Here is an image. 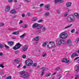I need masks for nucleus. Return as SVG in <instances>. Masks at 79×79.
I'll list each match as a JSON object with an SVG mask.
<instances>
[{
	"instance_id": "1",
	"label": "nucleus",
	"mask_w": 79,
	"mask_h": 79,
	"mask_svg": "<svg viewBox=\"0 0 79 79\" xmlns=\"http://www.w3.org/2000/svg\"><path fill=\"white\" fill-rule=\"evenodd\" d=\"M24 71H21L20 72L19 76L22 77L24 79H28L29 77V74L28 73H26Z\"/></svg>"
},
{
	"instance_id": "2",
	"label": "nucleus",
	"mask_w": 79,
	"mask_h": 79,
	"mask_svg": "<svg viewBox=\"0 0 79 79\" xmlns=\"http://www.w3.org/2000/svg\"><path fill=\"white\" fill-rule=\"evenodd\" d=\"M65 42L66 41L64 40H60V39H57L56 40L57 45V46H59V45H60L61 44H64Z\"/></svg>"
},
{
	"instance_id": "3",
	"label": "nucleus",
	"mask_w": 79,
	"mask_h": 79,
	"mask_svg": "<svg viewBox=\"0 0 79 79\" xmlns=\"http://www.w3.org/2000/svg\"><path fill=\"white\" fill-rule=\"evenodd\" d=\"M75 17L73 15H71L69 17L67 18V20L68 21H71L73 22L75 21Z\"/></svg>"
},
{
	"instance_id": "4",
	"label": "nucleus",
	"mask_w": 79,
	"mask_h": 79,
	"mask_svg": "<svg viewBox=\"0 0 79 79\" xmlns=\"http://www.w3.org/2000/svg\"><path fill=\"white\" fill-rule=\"evenodd\" d=\"M33 61L31 59H28L25 62V64L27 66H30L31 64H32Z\"/></svg>"
},
{
	"instance_id": "5",
	"label": "nucleus",
	"mask_w": 79,
	"mask_h": 79,
	"mask_svg": "<svg viewBox=\"0 0 79 79\" xmlns=\"http://www.w3.org/2000/svg\"><path fill=\"white\" fill-rule=\"evenodd\" d=\"M21 45L19 43H17L15 45V46L13 48L14 50H18V49H19V48H20V47H21Z\"/></svg>"
},
{
	"instance_id": "6",
	"label": "nucleus",
	"mask_w": 79,
	"mask_h": 79,
	"mask_svg": "<svg viewBox=\"0 0 79 79\" xmlns=\"http://www.w3.org/2000/svg\"><path fill=\"white\" fill-rule=\"evenodd\" d=\"M60 36L61 39H66L68 37V34L66 33H62L60 34Z\"/></svg>"
},
{
	"instance_id": "7",
	"label": "nucleus",
	"mask_w": 79,
	"mask_h": 79,
	"mask_svg": "<svg viewBox=\"0 0 79 79\" xmlns=\"http://www.w3.org/2000/svg\"><path fill=\"white\" fill-rule=\"evenodd\" d=\"M55 46V43L54 42L51 41L49 42V44L47 45L48 47V48H52Z\"/></svg>"
},
{
	"instance_id": "8",
	"label": "nucleus",
	"mask_w": 79,
	"mask_h": 79,
	"mask_svg": "<svg viewBox=\"0 0 79 79\" xmlns=\"http://www.w3.org/2000/svg\"><path fill=\"white\" fill-rule=\"evenodd\" d=\"M28 48V47L27 45H26L25 47H23L22 48V50L23 52H25V51H26L27 50V48Z\"/></svg>"
},
{
	"instance_id": "9",
	"label": "nucleus",
	"mask_w": 79,
	"mask_h": 79,
	"mask_svg": "<svg viewBox=\"0 0 79 79\" xmlns=\"http://www.w3.org/2000/svg\"><path fill=\"white\" fill-rule=\"evenodd\" d=\"M59 1H60V2L62 3V2H63L64 0H55L54 1V4H56L58 2H59Z\"/></svg>"
},
{
	"instance_id": "10",
	"label": "nucleus",
	"mask_w": 79,
	"mask_h": 79,
	"mask_svg": "<svg viewBox=\"0 0 79 79\" xmlns=\"http://www.w3.org/2000/svg\"><path fill=\"white\" fill-rule=\"evenodd\" d=\"M40 26V24H37V23L34 24L32 25V27H33V28H35L37 27H38V26Z\"/></svg>"
},
{
	"instance_id": "11",
	"label": "nucleus",
	"mask_w": 79,
	"mask_h": 79,
	"mask_svg": "<svg viewBox=\"0 0 79 79\" xmlns=\"http://www.w3.org/2000/svg\"><path fill=\"white\" fill-rule=\"evenodd\" d=\"M79 56V55L77 53H74L71 56V58L75 56Z\"/></svg>"
},
{
	"instance_id": "12",
	"label": "nucleus",
	"mask_w": 79,
	"mask_h": 79,
	"mask_svg": "<svg viewBox=\"0 0 79 79\" xmlns=\"http://www.w3.org/2000/svg\"><path fill=\"white\" fill-rule=\"evenodd\" d=\"M75 71H76L77 72V73H78L79 71V66H75Z\"/></svg>"
},
{
	"instance_id": "13",
	"label": "nucleus",
	"mask_w": 79,
	"mask_h": 79,
	"mask_svg": "<svg viewBox=\"0 0 79 79\" xmlns=\"http://www.w3.org/2000/svg\"><path fill=\"white\" fill-rule=\"evenodd\" d=\"M21 61L20 60L18 59H16L15 60V63H16L17 64H19V62Z\"/></svg>"
},
{
	"instance_id": "14",
	"label": "nucleus",
	"mask_w": 79,
	"mask_h": 79,
	"mask_svg": "<svg viewBox=\"0 0 79 79\" xmlns=\"http://www.w3.org/2000/svg\"><path fill=\"white\" fill-rule=\"evenodd\" d=\"M66 6L67 7H69L71 6V2H68L66 3Z\"/></svg>"
},
{
	"instance_id": "15",
	"label": "nucleus",
	"mask_w": 79,
	"mask_h": 79,
	"mask_svg": "<svg viewBox=\"0 0 79 79\" xmlns=\"http://www.w3.org/2000/svg\"><path fill=\"white\" fill-rule=\"evenodd\" d=\"M14 43L13 41L9 42H8V45H14Z\"/></svg>"
},
{
	"instance_id": "16",
	"label": "nucleus",
	"mask_w": 79,
	"mask_h": 79,
	"mask_svg": "<svg viewBox=\"0 0 79 79\" xmlns=\"http://www.w3.org/2000/svg\"><path fill=\"white\" fill-rule=\"evenodd\" d=\"M47 44H48V42L47 41L44 42L42 44V46H43V47H46V45H47Z\"/></svg>"
},
{
	"instance_id": "17",
	"label": "nucleus",
	"mask_w": 79,
	"mask_h": 79,
	"mask_svg": "<svg viewBox=\"0 0 79 79\" xmlns=\"http://www.w3.org/2000/svg\"><path fill=\"white\" fill-rule=\"evenodd\" d=\"M16 10L15 9H14L10 11V13H12V14H15V13H16Z\"/></svg>"
},
{
	"instance_id": "18",
	"label": "nucleus",
	"mask_w": 79,
	"mask_h": 79,
	"mask_svg": "<svg viewBox=\"0 0 79 79\" xmlns=\"http://www.w3.org/2000/svg\"><path fill=\"white\" fill-rule=\"evenodd\" d=\"M74 15L76 16V18H77L78 19H79V14H78L77 13H75L74 14Z\"/></svg>"
},
{
	"instance_id": "19",
	"label": "nucleus",
	"mask_w": 79,
	"mask_h": 79,
	"mask_svg": "<svg viewBox=\"0 0 79 79\" xmlns=\"http://www.w3.org/2000/svg\"><path fill=\"white\" fill-rule=\"evenodd\" d=\"M41 69H42L43 71H46L47 70V69L46 68H41Z\"/></svg>"
},
{
	"instance_id": "20",
	"label": "nucleus",
	"mask_w": 79,
	"mask_h": 79,
	"mask_svg": "<svg viewBox=\"0 0 79 79\" xmlns=\"http://www.w3.org/2000/svg\"><path fill=\"white\" fill-rule=\"evenodd\" d=\"M26 34L25 33V34H24L23 35H20V38H24V37L25 36H26Z\"/></svg>"
},
{
	"instance_id": "21",
	"label": "nucleus",
	"mask_w": 79,
	"mask_h": 79,
	"mask_svg": "<svg viewBox=\"0 0 79 79\" xmlns=\"http://www.w3.org/2000/svg\"><path fill=\"white\" fill-rule=\"evenodd\" d=\"M61 60L62 62H66L68 60L67 59H62Z\"/></svg>"
},
{
	"instance_id": "22",
	"label": "nucleus",
	"mask_w": 79,
	"mask_h": 79,
	"mask_svg": "<svg viewBox=\"0 0 79 79\" xmlns=\"http://www.w3.org/2000/svg\"><path fill=\"white\" fill-rule=\"evenodd\" d=\"M40 37L39 36H38L37 37H36L35 38V41H38L39 40V39Z\"/></svg>"
},
{
	"instance_id": "23",
	"label": "nucleus",
	"mask_w": 79,
	"mask_h": 79,
	"mask_svg": "<svg viewBox=\"0 0 79 79\" xmlns=\"http://www.w3.org/2000/svg\"><path fill=\"white\" fill-rule=\"evenodd\" d=\"M50 8L49 5H47L45 6V10H47V9H48Z\"/></svg>"
},
{
	"instance_id": "24",
	"label": "nucleus",
	"mask_w": 79,
	"mask_h": 79,
	"mask_svg": "<svg viewBox=\"0 0 79 79\" xmlns=\"http://www.w3.org/2000/svg\"><path fill=\"white\" fill-rule=\"evenodd\" d=\"M61 69L60 68L57 67L56 68V71H61Z\"/></svg>"
},
{
	"instance_id": "25",
	"label": "nucleus",
	"mask_w": 79,
	"mask_h": 79,
	"mask_svg": "<svg viewBox=\"0 0 79 79\" xmlns=\"http://www.w3.org/2000/svg\"><path fill=\"white\" fill-rule=\"evenodd\" d=\"M14 35H18L19 34V32H13Z\"/></svg>"
},
{
	"instance_id": "26",
	"label": "nucleus",
	"mask_w": 79,
	"mask_h": 79,
	"mask_svg": "<svg viewBox=\"0 0 79 79\" xmlns=\"http://www.w3.org/2000/svg\"><path fill=\"white\" fill-rule=\"evenodd\" d=\"M72 26V24H71L69 25L68 26L65 27L64 29H67V28H69V27H71V26Z\"/></svg>"
},
{
	"instance_id": "27",
	"label": "nucleus",
	"mask_w": 79,
	"mask_h": 79,
	"mask_svg": "<svg viewBox=\"0 0 79 79\" xmlns=\"http://www.w3.org/2000/svg\"><path fill=\"white\" fill-rule=\"evenodd\" d=\"M3 47H4L3 45L0 43V48H2Z\"/></svg>"
},
{
	"instance_id": "28",
	"label": "nucleus",
	"mask_w": 79,
	"mask_h": 79,
	"mask_svg": "<svg viewBox=\"0 0 79 79\" xmlns=\"http://www.w3.org/2000/svg\"><path fill=\"white\" fill-rule=\"evenodd\" d=\"M42 56L43 57H45V56H47V54H46V53H43L42 54Z\"/></svg>"
},
{
	"instance_id": "29",
	"label": "nucleus",
	"mask_w": 79,
	"mask_h": 79,
	"mask_svg": "<svg viewBox=\"0 0 79 79\" xmlns=\"http://www.w3.org/2000/svg\"><path fill=\"white\" fill-rule=\"evenodd\" d=\"M71 41L70 40H68V41L67 42V44H68V45H69V44H71Z\"/></svg>"
},
{
	"instance_id": "30",
	"label": "nucleus",
	"mask_w": 79,
	"mask_h": 79,
	"mask_svg": "<svg viewBox=\"0 0 79 79\" xmlns=\"http://www.w3.org/2000/svg\"><path fill=\"white\" fill-rule=\"evenodd\" d=\"M4 24L3 23H0V27H2V26H4Z\"/></svg>"
},
{
	"instance_id": "31",
	"label": "nucleus",
	"mask_w": 79,
	"mask_h": 79,
	"mask_svg": "<svg viewBox=\"0 0 79 79\" xmlns=\"http://www.w3.org/2000/svg\"><path fill=\"white\" fill-rule=\"evenodd\" d=\"M43 26V25H41V26H38L37 27V29H40L41 27H42Z\"/></svg>"
},
{
	"instance_id": "32",
	"label": "nucleus",
	"mask_w": 79,
	"mask_h": 79,
	"mask_svg": "<svg viewBox=\"0 0 79 79\" xmlns=\"http://www.w3.org/2000/svg\"><path fill=\"white\" fill-rule=\"evenodd\" d=\"M5 48H7V49H8V48H10V47H9V46H7L6 44H5Z\"/></svg>"
},
{
	"instance_id": "33",
	"label": "nucleus",
	"mask_w": 79,
	"mask_h": 79,
	"mask_svg": "<svg viewBox=\"0 0 79 79\" xmlns=\"http://www.w3.org/2000/svg\"><path fill=\"white\" fill-rule=\"evenodd\" d=\"M10 10V7H7V8H6V11H8V10Z\"/></svg>"
},
{
	"instance_id": "34",
	"label": "nucleus",
	"mask_w": 79,
	"mask_h": 79,
	"mask_svg": "<svg viewBox=\"0 0 79 79\" xmlns=\"http://www.w3.org/2000/svg\"><path fill=\"white\" fill-rule=\"evenodd\" d=\"M46 77H48V76H49L50 75H51V73H49L48 74H46Z\"/></svg>"
},
{
	"instance_id": "35",
	"label": "nucleus",
	"mask_w": 79,
	"mask_h": 79,
	"mask_svg": "<svg viewBox=\"0 0 79 79\" xmlns=\"http://www.w3.org/2000/svg\"><path fill=\"white\" fill-rule=\"evenodd\" d=\"M79 41V38H77L76 40H75V42H78Z\"/></svg>"
},
{
	"instance_id": "36",
	"label": "nucleus",
	"mask_w": 79,
	"mask_h": 79,
	"mask_svg": "<svg viewBox=\"0 0 79 79\" xmlns=\"http://www.w3.org/2000/svg\"><path fill=\"white\" fill-rule=\"evenodd\" d=\"M75 31V29H72L71 31V32L72 33H74V32Z\"/></svg>"
},
{
	"instance_id": "37",
	"label": "nucleus",
	"mask_w": 79,
	"mask_h": 79,
	"mask_svg": "<svg viewBox=\"0 0 79 79\" xmlns=\"http://www.w3.org/2000/svg\"><path fill=\"white\" fill-rule=\"evenodd\" d=\"M36 19H37V18H33L32 19V21H36Z\"/></svg>"
},
{
	"instance_id": "38",
	"label": "nucleus",
	"mask_w": 79,
	"mask_h": 79,
	"mask_svg": "<svg viewBox=\"0 0 79 79\" xmlns=\"http://www.w3.org/2000/svg\"><path fill=\"white\" fill-rule=\"evenodd\" d=\"M6 79H11V77L10 76H8Z\"/></svg>"
},
{
	"instance_id": "39",
	"label": "nucleus",
	"mask_w": 79,
	"mask_h": 79,
	"mask_svg": "<svg viewBox=\"0 0 79 79\" xmlns=\"http://www.w3.org/2000/svg\"><path fill=\"white\" fill-rule=\"evenodd\" d=\"M43 22V20L42 19L38 21V23H42Z\"/></svg>"
},
{
	"instance_id": "40",
	"label": "nucleus",
	"mask_w": 79,
	"mask_h": 79,
	"mask_svg": "<svg viewBox=\"0 0 79 79\" xmlns=\"http://www.w3.org/2000/svg\"><path fill=\"white\" fill-rule=\"evenodd\" d=\"M44 74V71H42L41 73V77H42V76H43Z\"/></svg>"
},
{
	"instance_id": "41",
	"label": "nucleus",
	"mask_w": 79,
	"mask_h": 79,
	"mask_svg": "<svg viewBox=\"0 0 79 79\" xmlns=\"http://www.w3.org/2000/svg\"><path fill=\"white\" fill-rule=\"evenodd\" d=\"M19 52V50H17L15 52V54H18V53Z\"/></svg>"
},
{
	"instance_id": "42",
	"label": "nucleus",
	"mask_w": 79,
	"mask_h": 79,
	"mask_svg": "<svg viewBox=\"0 0 79 79\" xmlns=\"http://www.w3.org/2000/svg\"><path fill=\"white\" fill-rule=\"evenodd\" d=\"M49 14V12L46 13L45 14V16H48V15Z\"/></svg>"
},
{
	"instance_id": "43",
	"label": "nucleus",
	"mask_w": 79,
	"mask_h": 79,
	"mask_svg": "<svg viewBox=\"0 0 79 79\" xmlns=\"http://www.w3.org/2000/svg\"><path fill=\"white\" fill-rule=\"evenodd\" d=\"M60 13V10H57V14H59Z\"/></svg>"
},
{
	"instance_id": "44",
	"label": "nucleus",
	"mask_w": 79,
	"mask_h": 79,
	"mask_svg": "<svg viewBox=\"0 0 79 79\" xmlns=\"http://www.w3.org/2000/svg\"><path fill=\"white\" fill-rule=\"evenodd\" d=\"M26 55H23V56H22V58H26Z\"/></svg>"
},
{
	"instance_id": "45",
	"label": "nucleus",
	"mask_w": 79,
	"mask_h": 79,
	"mask_svg": "<svg viewBox=\"0 0 79 79\" xmlns=\"http://www.w3.org/2000/svg\"><path fill=\"white\" fill-rule=\"evenodd\" d=\"M44 4H41L40 5V7H42V6H44Z\"/></svg>"
},
{
	"instance_id": "46",
	"label": "nucleus",
	"mask_w": 79,
	"mask_h": 79,
	"mask_svg": "<svg viewBox=\"0 0 79 79\" xmlns=\"http://www.w3.org/2000/svg\"><path fill=\"white\" fill-rule=\"evenodd\" d=\"M0 67H1L2 68H3L4 67H3V64H0Z\"/></svg>"
},
{
	"instance_id": "47",
	"label": "nucleus",
	"mask_w": 79,
	"mask_h": 79,
	"mask_svg": "<svg viewBox=\"0 0 79 79\" xmlns=\"http://www.w3.org/2000/svg\"><path fill=\"white\" fill-rule=\"evenodd\" d=\"M21 64L20 63L18 66H17V68H19L21 66Z\"/></svg>"
},
{
	"instance_id": "48",
	"label": "nucleus",
	"mask_w": 79,
	"mask_h": 79,
	"mask_svg": "<svg viewBox=\"0 0 79 79\" xmlns=\"http://www.w3.org/2000/svg\"><path fill=\"white\" fill-rule=\"evenodd\" d=\"M3 74V71H2L0 73V75H2Z\"/></svg>"
},
{
	"instance_id": "49",
	"label": "nucleus",
	"mask_w": 79,
	"mask_h": 79,
	"mask_svg": "<svg viewBox=\"0 0 79 79\" xmlns=\"http://www.w3.org/2000/svg\"><path fill=\"white\" fill-rule=\"evenodd\" d=\"M79 57H77L75 58L74 60V61H76V60H77V59H79Z\"/></svg>"
},
{
	"instance_id": "50",
	"label": "nucleus",
	"mask_w": 79,
	"mask_h": 79,
	"mask_svg": "<svg viewBox=\"0 0 79 79\" xmlns=\"http://www.w3.org/2000/svg\"><path fill=\"white\" fill-rule=\"evenodd\" d=\"M43 32H45V28L44 27L42 29Z\"/></svg>"
},
{
	"instance_id": "51",
	"label": "nucleus",
	"mask_w": 79,
	"mask_h": 79,
	"mask_svg": "<svg viewBox=\"0 0 79 79\" xmlns=\"http://www.w3.org/2000/svg\"><path fill=\"white\" fill-rule=\"evenodd\" d=\"M24 28H26V27H27V24H25L24 25Z\"/></svg>"
},
{
	"instance_id": "52",
	"label": "nucleus",
	"mask_w": 79,
	"mask_h": 79,
	"mask_svg": "<svg viewBox=\"0 0 79 79\" xmlns=\"http://www.w3.org/2000/svg\"><path fill=\"white\" fill-rule=\"evenodd\" d=\"M27 15L28 16H31V13H30L28 12L27 13Z\"/></svg>"
},
{
	"instance_id": "53",
	"label": "nucleus",
	"mask_w": 79,
	"mask_h": 79,
	"mask_svg": "<svg viewBox=\"0 0 79 79\" xmlns=\"http://www.w3.org/2000/svg\"><path fill=\"white\" fill-rule=\"evenodd\" d=\"M33 66L35 67L37 66V64L34 63V64H33Z\"/></svg>"
},
{
	"instance_id": "54",
	"label": "nucleus",
	"mask_w": 79,
	"mask_h": 79,
	"mask_svg": "<svg viewBox=\"0 0 79 79\" xmlns=\"http://www.w3.org/2000/svg\"><path fill=\"white\" fill-rule=\"evenodd\" d=\"M22 17H25V15L24 14H22Z\"/></svg>"
},
{
	"instance_id": "55",
	"label": "nucleus",
	"mask_w": 79,
	"mask_h": 79,
	"mask_svg": "<svg viewBox=\"0 0 79 79\" xmlns=\"http://www.w3.org/2000/svg\"><path fill=\"white\" fill-rule=\"evenodd\" d=\"M75 78H79V75H77L75 76Z\"/></svg>"
},
{
	"instance_id": "56",
	"label": "nucleus",
	"mask_w": 79,
	"mask_h": 79,
	"mask_svg": "<svg viewBox=\"0 0 79 79\" xmlns=\"http://www.w3.org/2000/svg\"><path fill=\"white\" fill-rule=\"evenodd\" d=\"M40 32H40V30H39V31H37L38 34H40Z\"/></svg>"
},
{
	"instance_id": "57",
	"label": "nucleus",
	"mask_w": 79,
	"mask_h": 79,
	"mask_svg": "<svg viewBox=\"0 0 79 79\" xmlns=\"http://www.w3.org/2000/svg\"><path fill=\"white\" fill-rule=\"evenodd\" d=\"M24 0V1L27 2H30V0Z\"/></svg>"
},
{
	"instance_id": "58",
	"label": "nucleus",
	"mask_w": 79,
	"mask_h": 79,
	"mask_svg": "<svg viewBox=\"0 0 79 79\" xmlns=\"http://www.w3.org/2000/svg\"><path fill=\"white\" fill-rule=\"evenodd\" d=\"M13 1V0H8V1L9 2H10V3L11 2Z\"/></svg>"
},
{
	"instance_id": "59",
	"label": "nucleus",
	"mask_w": 79,
	"mask_h": 79,
	"mask_svg": "<svg viewBox=\"0 0 79 79\" xmlns=\"http://www.w3.org/2000/svg\"><path fill=\"white\" fill-rule=\"evenodd\" d=\"M3 55V53L1 52L0 53V56H2Z\"/></svg>"
},
{
	"instance_id": "60",
	"label": "nucleus",
	"mask_w": 79,
	"mask_h": 79,
	"mask_svg": "<svg viewBox=\"0 0 79 79\" xmlns=\"http://www.w3.org/2000/svg\"><path fill=\"white\" fill-rule=\"evenodd\" d=\"M23 68L24 69H26V68L27 67L25 65V66H23Z\"/></svg>"
},
{
	"instance_id": "61",
	"label": "nucleus",
	"mask_w": 79,
	"mask_h": 79,
	"mask_svg": "<svg viewBox=\"0 0 79 79\" xmlns=\"http://www.w3.org/2000/svg\"><path fill=\"white\" fill-rule=\"evenodd\" d=\"M22 23H23V21H22V20H21L20 21L19 23V24H22Z\"/></svg>"
},
{
	"instance_id": "62",
	"label": "nucleus",
	"mask_w": 79,
	"mask_h": 79,
	"mask_svg": "<svg viewBox=\"0 0 79 79\" xmlns=\"http://www.w3.org/2000/svg\"><path fill=\"white\" fill-rule=\"evenodd\" d=\"M58 76L60 77V78H59V79H60L61 78V75H60V74Z\"/></svg>"
},
{
	"instance_id": "63",
	"label": "nucleus",
	"mask_w": 79,
	"mask_h": 79,
	"mask_svg": "<svg viewBox=\"0 0 79 79\" xmlns=\"http://www.w3.org/2000/svg\"><path fill=\"white\" fill-rule=\"evenodd\" d=\"M67 15H68V14H64V16H66Z\"/></svg>"
},
{
	"instance_id": "64",
	"label": "nucleus",
	"mask_w": 79,
	"mask_h": 79,
	"mask_svg": "<svg viewBox=\"0 0 79 79\" xmlns=\"http://www.w3.org/2000/svg\"><path fill=\"white\" fill-rule=\"evenodd\" d=\"M77 63H79V59L77 61Z\"/></svg>"
}]
</instances>
